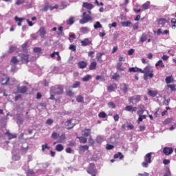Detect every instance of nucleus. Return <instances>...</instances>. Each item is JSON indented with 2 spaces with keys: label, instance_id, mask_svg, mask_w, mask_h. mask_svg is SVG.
<instances>
[{
  "label": "nucleus",
  "instance_id": "nucleus-17",
  "mask_svg": "<svg viewBox=\"0 0 176 176\" xmlns=\"http://www.w3.org/2000/svg\"><path fill=\"white\" fill-rule=\"evenodd\" d=\"M116 87H118V85L114 83L111 85H109L107 87V90L108 91H109V93H112V91H115V90H116Z\"/></svg>",
  "mask_w": 176,
  "mask_h": 176
},
{
  "label": "nucleus",
  "instance_id": "nucleus-51",
  "mask_svg": "<svg viewBox=\"0 0 176 176\" xmlns=\"http://www.w3.org/2000/svg\"><path fill=\"white\" fill-rule=\"evenodd\" d=\"M66 94H67V96H69V97H72L74 94L72 91V90L68 89L67 91H66Z\"/></svg>",
  "mask_w": 176,
  "mask_h": 176
},
{
  "label": "nucleus",
  "instance_id": "nucleus-43",
  "mask_svg": "<svg viewBox=\"0 0 176 176\" xmlns=\"http://www.w3.org/2000/svg\"><path fill=\"white\" fill-rule=\"evenodd\" d=\"M60 137V135L57 132H53L52 134V138L53 140H57Z\"/></svg>",
  "mask_w": 176,
  "mask_h": 176
},
{
  "label": "nucleus",
  "instance_id": "nucleus-28",
  "mask_svg": "<svg viewBox=\"0 0 176 176\" xmlns=\"http://www.w3.org/2000/svg\"><path fill=\"white\" fill-rule=\"evenodd\" d=\"M65 140V134L63 133L61 135L59 136V138H58L57 142L59 144H61V143L64 142Z\"/></svg>",
  "mask_w": 176,
  "mask_h": 176
},
{
  "label": "nucleus",
  "instance_id": "nucleus-53",
  "mask_svg": "<svg viewBox=\"0 0 176 176\" xmlns=\"http://www.w3.org/2000/svg\"><path fill=\"white\" fill-rule=\"evenodd\" d=\"M119 78H120V76L118 74L116 73L113 75L111 79L116 80L119 79Z\"/></svg>",
  "mask_w": 176,
  "mask_h": 176
},
{
  "label": "nucleus",
  "instance_id": "nucleus-8",
  "mask_svg": "<svg viewBox=\"0 0 176 176\" xmlns=\"http://www.w3.org/2000/svg\"><path fill=\"white\" fill-rule=\"evenodd\" d=\"M21 57V61L25 64H28L30 63V55L29 54H20Z\"/></svg>",
  "mask_w": 176,
  "mask_h": 176
},
{
  "label": "nucleus",
  "instance_id": "nucleus-18",
  "mask_svg": "<svg viewBox=\"0 0 176 176\" xmlns=\"http://www.w3.org/2000/svg\"><path fill=\"white\" fill-rule=\"evenodd\" d=\"M38 32L40 33L41 38H45V36L46 35V30L45 29V27L40 28Z\"/></svg>",
  "mask_w": 176,
  "mask_h": 176
},
{
  "label": "nucleus",
  "instance_id": "nucleus-58",
  "mask_svg": "<svg viewBox=\"0 0 176 176\" xmlns=\"http://www.w3.org/2000/svg\"><path fill=\"white\" fill-rule=\"evenodd\" d=\"M66 123H67L66 126H67V127H69V126L72 124V119L67 120Z\"/></svg>",
  "mask_w": 176,
  "mask_h": 176
},
{
  "label": "nucleus",
  "instance_id": "nucleus-6",
  "mask_svg": "<svg viewBox=\"0 0 176 176\" xmlns=\"http://www.w3.org/2000/svg\"><path fill=\"white\" fill-rule=\"evenodd\" d=\"M96 165L94 163H91L89 165V168L87 170V172L88 174H90L92 176H96V174H97V170L95 168Z\"/></svg>",
  "mask_w": 176,
  "mask_h": 176
},
{
  "label": "nucleus",
  "instance_id": "nucleus-29",
  "mask_svg": "<svg viewBox=\"0 0 176 176\" xmlns=\"http://www.w3.org/2000/svg\"><path fill=\"white\" fill-rule=\"evenodd\" d=\"M14 20L20 27L21 25L22 21L24 20V18H19V16H15Z\"/></svg>",
  "mask_w": 176,
  "mask_h": 176
},
{
  "label": "nucleus",
  "instance_id": "nucleus-59",
  "mask_svg": "<svg viewBox=\"0 0 176 176\" xmlns=\"http://www.w3.org/2000/svg\"><path fill=\"white\" fill-rule=\"evenodd\" d=\"M96 142L100 144V142H102V138L101 136H98L96 138Z\"/></svg>",
  "mask_w": 176,
  "mask_h": 176
},
{
  "label": "nucleus",
  "instance_id": "nucleus-33",
  "mask_svg": "<svg viewBox=\"0 0 176 176\" xmlns=\"http://www.w3.org/2000/svg\"><path fill=\"white\" fill-rule=\"evenodd\" d=\"M76 138L78 140H80V142L81 144H86V142H87V138H86L85 137H79V136H78Z\"/></svg>",
  "mask_w": 176,
  "mask_h": 176
},
{
  "label": "nucleus",
  "instance_id": "nucleus-52",
  "mask_svg": "<svg viewBox=\"0 0 176 176\" xmlns=\"http://www.w3.org/2000/svg\"><path fill=\"white\" fill-rule=\"evenodd\" d=\"M108 106L109 107V108H111L112 109H115V108H116V106L115 105V103L113 102H109Z\"/></svg>",
  "mask_w": 176,
  "mask_h": 176
},
{
  "label": "nucleus",
  "instance_id": "nucleus-15",
  "mask_svg": "<svg viewBox=\"0 0 176 176\" xmlns=\"http://www.w3.org/2000/svg\"><path fill=\"white\" fill-rule=\"evenodd\" d=\"M78 65L80 69H84V68H86V67H87V62L80 60L78 62Z\"/></svg>",
  "mask_w": 176,
  "mask_h": 176
},
{
  "label": "nucleus",
  "instance_id": "nucleus-55",
  "mask_svg": "<svg viewBox=\"0 0 176 176\" xmlns=\"http://www.w3.org/2000/svg\"><path fill=\"white\" fill-rule=\"evenodd\" d=\"M167 87L170 89L171 91H174L175 90H176L175 85H168Z\"/></svg>",
  "mask_w": 176,
  "mask_h": 176
},
{
  "label": "nucleus",
  "instance_id": "nucleus-31",
  "mask_svg": "<svg viewBox=\"0 0 176 176\" xmlns=\"http://www.w3.org/2000/svg\"><path fill=\"white\" fill-rule=\"evenodd\" d=\"M75 23V17L71 16L69 20L67 21V25H72Z\"/></svg>",
  "mask_w": 176,
  "mask_h": 176
},
{
  "label": "nucleus",
  "instance_id": "nucleus-30",
  "mask_svg": "<svg viewBox=\"0 0 176 176\" xmlns=\"http://www.w3.org/2000/svg\"><path fill=\"white\" fill-rule=\"evenodd\" d=\"M79 151L80 152H86V151H89V146L87 145L80 146Z\"/></svg>",
  "mask_w": 176,
  "mask_h": 176
},
{
  "label": "nucleus",
  "instance_id": "nucleus-34",
  "mask_svg": "<svg viewBox=\"0 0 176 176\" xmlns=\"http://www.w3.org/2000/svg\"><path fill=\"white\" fill-rule=\"evenodd\" d=\"M114 159H123L124 157V155H123V154H122V153L119 152L117 154H115L114 156H113Z\"/></svg>",
  "mask_w": 176,
  "mask_h": 176
},
{
  "label": "nucleus",
  "instance_id": "nucleus-11",
  "mask_svg": "<svg viewBox=\"0 0 176 176\" xmlns=\"http://www.w3.org/2000/svg\"><path fill=\"white\" fill-rule=\"evenodd\" d=\"M81 46H90L91 45L92 41L89 38H85L80 41Z\"/></svg>",
  "mask_w": 176,
  "mask_h": 176
},
{
  "label": "nucleus",
  "instance_id": "nucleus-24",
  "mask_svg": "<svg viewBox=\"0 0 176 176\" xmlns=\"http://www.w3.org/2000/svg\"><path fill=\"white\" fill-rule=\"evenodd\" d=\"M102 56H104V53L98 52L96 54V57L97 61H100L101 63V61H102Z\"/></svg>",
  "mask_w": 176,
  "mask_h": 176
},
{
  "label": "nucleus",
  "instance_id": "nucleus-45",
  "mask_svg": "<svg viewBox=\"0 0 176 176\" xmlns=\"http://www.w3.org/2000/svg\"><path fill=\"white\" fill-rule=\"evenodd\" d=\"M98 117L101 118L102 119H104V118H107V113L104 111H101L99 113Z\"/></svg>",
  "mask_w": 176,
  "mask_h": 176
},
{
  "label": "nucleus",
  "instance_id": "nucleus-41",
  "mask_svg": "<svg viewBox=\"0 0 176 176\" xmlns=\"http://www.w3.org/2000/svg\"><path fill=\"white\" fill-rule=\"evenodd\" d=\"M50 9V6H49V3H47L43 8H42L43 12H47Z\"/></svg>",
  "mask_w": 176,
  "mask_h": 176
},
{
  "label": "nucleus",
  "instance_id": "nucleus-20",
  "mask_svg": "<svg viewBox=\"0 0 176 176\" xmlns=\"http://www.w3.org/2000/svg\"><path fill=\"white\" fill-rule=\"evenodd\" d=\"M165 81L167 85H168L170 83H173L174 82V77L173 76H167L165 79Z\"/></svg>",
  "mask_w": 176,
  "mask_h": 176
},
{
  "label": "nucleus",
  "instance_id": "nucleus-54",
  "mask_svg": "<svg viewBox=\"0 0 176 176\" xmlns=\"http://www.w3.org/2000/svg\"><path fill=\"white\" fill-rule=\"evenodd\" d=\"M113 148H115V146L112 144H107L106 146V149H107V151H111V149H113Z\"/></svg>",
  "mask_w": 176,
  "mask_h": 176
},
{
  "label": "nucleus",
  "instance_id": "nucleus-1",
  "mask_svg": "<svg viewBox=\"0 0 176 176\" xmlns=\"http://www.w3.org/2000/svg\"><path fill=\"white\" fill-rule=\"evenodd\" d=\"M141 74H144V80H146L148 78H152L154 76L153 69L151 66H146L144 70H141Z\"/></svg>",
  "mask_w": 176,
  "mask_h": 176
},
{
  "label": "nucleus",
  "instance_id": "nucleus-19",
  "mask_svg": "<svg viewBox=\"0 0 176 176\" xmlns=\"http://www.w3.org/2000/svg\"><path fill=\"white\" fill-rule=\"evenodd\" d=\"M148 39V34L146 33H143L141 36L140 37V42L144 43Z\"/></svg>",
  "mask_w": 176,
  "mask_h": 176
},
{
  "label": "nucleus",
  "instance_id": "nucleus-62",
  "mask_svg": "<svg viewBox=\"0 0 176 176\" xmlns=\"http://www.w3.org/2000/svg\"><path fill=\"white\" fill-rule=\"evenodd\" d=\"M16 5H21L22 3H24V0H16Z\"/></svg>",
  "mask_w": 176,
  "mask_h": 176
},
{
  "label": "nucleus",
  "instance_id": "nucleus-13",
  "mask_svg": "<svg viewBox=\"0 0 176 176\" xmlns=\"http://www.w3.org/2000/svg\"><path fill=\"white\" fill-rule=\"evenodd\" d=\"M16 90H17L18 93H21V94H24V93H27V87H25V86H22V87L18 86L16 87Z\"/></svg>",
  "mask_w": 176,
  "mask_h": 176
},
{
  "label": "nucleus",
  "instance_id": "nucleus-32",
  "mask_svg": "<svg viewBox=\"0 0 176 176\" xmlns=\"http://www.w3.org/2000/svg\"><path fill=\"white\" fill-rule=\"evenodd\" d=\"M56 151H57V152H61V151H64V146H63L61 144L56 145Z\"/></svg>",
  "mask_w": 176,
  "mask_h": 176
},
{
  "label": "nucleus",
  "instance_id": "nucleus-22",
  "mask_svg": "<svg viewBox=\"0 0 176 176\" xmlns=\"http://www.w3.org/2000/svg\"><path fill=\"white\" fill-rule=\"evenodd\" d=\"M142 69L138 68L137 67H130L129 69V72H140L141 74Z\"/></svg>",
  "mask_w": 176,
  "mask_h": 176
},
{
  "label": "nucleus",
  "instance_id": "nucleus-23",
  "mask_svg": "<svg viewBox=\"0 0 176 176\" xmlns=\"http://www.w3.org/2000/svg\"><path fill=\"white\" fill-rule=\"evenodd\" d=\"M155 67H160V68H164L166 67V65H164V63H163V60H158L156 63H155Z\"/></svg>",
  "mask_w": 176,
  "mask_h": 176
},
{
  "label": "nucleus",
  "instance_id": "nucleus-63",
  "mask_svg": "<svg viewBox=\"0 0 176 176\" xmlns=\"http://www.w3.org/2000/svg\"><path fill=\"white\" fill-rule=\"evenodd\" d=\"M46 123H47V124H49V125L53 124V120L50 118V119L47 120Z\"/></svg>",
  "mask_w": 176,
  "mask_h": 176
},
{
  "label": "nucleus",
  "instance_id": "nucleus-3",
  "mask_svg": "<svg viewBox=\"0 0 176 176\" xmlns=\"http://www.w3.org/2000/svg\"><path fill=\"white\" fill-rule=\"evenodd\" d=\"M10 82V78L8 76V74H3L0 72V83L2 86H8Z\"/></svg>",
  "mask_w": 176,
  "mask_h": 176
},
{
  "label": "nucleus",
  "instance_id": "nucleus-2",
  "mask_svg": "<svg viewBox=\"0 0 176 176\" xmlns=\"http://www.w3.org/2000/svg\"><path fill=\"white\" fill-rule=\"evenodd\" d=\"M50 91L53 94L61 96V94H64V87L60 85H54L50 88Z\"/></svg>",
  "mask_w": 176,
  "mask_h": 176
},
{
  "label": "nucleus",
  "instance_id": "nucleus-10",
  "mask_svg": "<svg viewBox=\"0 0 176 176\" xmlns=\"http://www.w3.org/2000/svg\"><path fill=\"white\" fill-rule=\"evenodd\" d=\"M138 109V107H133L131 105H126L124 108V111H126V112H131V113H134V112H137Z\"/></svg>",
  "mask_w": 176,
  "mask_h": 176
},
{
  "label": "nucleus",
  "instance_id": "nucleus-48",
  "mask_svg": "<svg viewBox=\"0 0 176 176\" xmlns=\"http://www.w3.org/2000/svg\"><path fill=\"white\" fill-rule=\"evenodd\" d=\"M80 87V82H79V81H76V82L74 83V85H73V86H72V88H73V89H76V88Z\"/></svg>",
  "mask_w": 176,
  "mask_h": 176
},
{
  "label": "nucleus",
  "instance_id": "nucleus-5",
  "mask_svg": "<svg viewBox=\"0 0 176 176\" xmlns=\"http://www.w3.org/2000/svg\"><path fill=\"white\" fill-rule=\"evenodd\" d=\"M145 162L142 164V167H148V164L152 163V153H148L144 156Z\"/></svg>",
  "mask_w": 176,
  "mask_h": 176
},
{
  "label": "nucleus",
  "instance_id": "nucleus-21",
  "mask_svg": "<svg viewBox=\"0 0 176 176\" xmlns=\"http://www.w3.org/2000/svg\"><path fill=\"white\" fill-rule=\"evenodd\" d=\"M96 68H97V62H91V64L89 65V69L90 71H94V69H96Z\"/></svg>",
  "mask_w": 176,
  "mask_h": 176
},
{
  "label": "nucleus",
  "instance_id": "nucleus-42",
  "mask_svg": "<svg viewBox=\"0 0 176 176\" xmlns=\"http://www.w3.org/2000/svg\"><path fill=\"white\" fill-rule=\"evenodd\" d=\"M131 24H132V23L131 21L122 22V27H130V25H131Z\"/></svg>",
  "mask_w": 176,
  "mask_h": 176
},
{
  "label": "nucleus",
  "instance_id": "nucleus-9",
  "mask_svg": "<svg viewBox=\"0 0 176 176\" xmlns=\"http://www.w3.org/2000/svg\"><path fill=\"white\" fill-rule=\"evenodd\" d=\"M173 152H174V148H173V147H164L162 150V153L166 155V156H168L170 155H171L173 153Z\"/></svg>",
  "mask_w": 176,
  "mask_h": 176
},
{
  "label": "nucleus",
  "instance_id": "nucleus-40",
  "mask_svg": "<svg viewBox=\"0 0 176 176\" xmlns=\"http://www.w3.org/2000/svg\"><path fill=\"white\" fill-rule=\"evenodd\" d=\"M149 6H150L149 2H146L142 6V9H144V10H146L149 9Z\"/></svg>",
  "mask_w": 176,
  "mask_h": 176
},
{
  "label": "nucleus",
  "instance_id": "nucleus-61",
  "mask_svg": "<svg viewBox=\"0 0 176 176\" xmlns=\"http://www.w3.org/2000/svg\"><path fill=\"white\" fill-rule=\"evenodd\" d=\"M113 119H114L115 122H119V114L114 115Z\"/></svg>",
  "mask_w": 176,
  "mask_h": 176
},
{
  "label": "nucleus",
  "instance_id": "nucleus-35",
  "mask_svg": "<svg viewBox=\"0 0 176 176\" xmlns=\"http://www.w3.org/2000/svg\"><path fill=\"white\" fill-rule=\"evenodd\" d=\"M91 79V75L88 74L87 76H85L82 78V82H89Z\"/></svg>",
  "mask_w": 176,
  "mask_h": 176
},
{
  "label": "nucleus",
  "instance_id": "nucleus-12",
  "mask_svg": "<svg viewBox=\"0 0 176 176\" xmlns=\"http://www.w3.org/2000/svg\"><path fill=\"white\" fill-rule=\"evenodd\" d=\"M82 8H85V9H87L88 10H91L94 6L93 4L88 3V2H83L82 3Z\"/></svg>",
  "mask_w": 176,
  "mask_h": 176
},
{
  "label": "nucleus",
  "instance_id": "nucleus-27",
  "mask_svg": "<svg viewBox=\"0 0 176 176\" xmlns=\"http://www.w3.org/2000/svg\"><path fill=\"white\" fill-rule=\"evenodd\" d=\"M157 23H158L159 25H164V24H166V23H167V19H166L164 18H161L157 20Z\"/></svg>",
  "mask_w": 176,
  "mask_h": 176
},
{
  "label": "nucleus",
  "instance_id": "nucleus-50",
  "mask_svg": "<svg viewBox=\"0 0 176 176\" xmlns=\"http://www.w3.org/2000/svg\"><path fill=\"white\" fill-rule=\"evenodd\" d=\"M173 122V118H166L164 122V124H168Z\"/></svg>",
  "mask_w": 176,
  "mask_h": 176
},
{
  "label": "nucleus",
  "instance_id": "nucleus-49",
  "mask_svg": "<svg viewBox=\"0 0 176 176\" xmlns=\"http://www.w3.org/2000/svg\"><path fill=\"white\" fill-rule=\"evenodd\" d=\"M69 49V50H72V52H76V45L71 44Z\"/></svg>",
  "mask_w": 176,
  "mask_h": 176
},
{
  "label": "nucleus",
  "instance_id": "nucleus-14",
  "mask_svg": "<svg viewBox=\"0 0 176 176\" xmlns=\"http://www.w3.org/2000/svg\"><path fill=\"white\" fill-rule=\"evenodd\" d=\"M90 131H91V129L85 128L81 132L82 135H83V137H89L90 135V134H91V133Z\"/></svg>",
  "mask_w": 176,
  "mask_h": 176
},
{
  "label": "nucleus",
  "instance_id": "nucleus-16",
  "mask_svg": "<svg viewBox=\"0 0 176 176\" xmlns=\"http://www.w3.org/2000/svg\"><path fill=\"white\" fill-rule=\"evenodd\" d=\"M121 90L126 94L129 91V85L126 83H122L120 85Z\"/></svg>",
  "mask_w": 176,
  "mask_h": 176
},
{
  "label": "nucleus",
  "instance_id": "nucleus-38",
  "mask_svg": "<svg viewBox=\"0 0 176 176\" xmlns=\"http://www.w3.org/2000/svg\"><path fill=\"white\" fill-rule=\"evenodd\" d=\"M117 69H118V71H124V67L121 63H117Z\"/></svg>",
  "mask_w": 176,
  "mask_h": 176
},
{
  "label": "nucleus",
  "instance_id": "nucleus-60",
  "mask_svg": "<svg viewBox=\"0 0 176 176\" xmlns=\"http://www.w3.org/2000/svg\"><path fill=\"white\" fill-rule=\"evenodd\" d=\"M54 9H58V5H55L54 6H50V10H54Z\"/></svg>",
  "mask_w": 176,
  "mask_h": 176
},
{
  "label": "nucleus",
  "instance_id": "nucleus-4",
  "mask_svg": "<svg viewBox=\"0 0 176 176\" xmlns=\"http://www.w3.org/2000/svg\"><path fill=\"white\" fill-rule=\"evenodd\" d=\"M92 18L90 16V14H87V12H84L82 13V18L80 20V24H86V23H89V21H91Z\"/></svg>",
  "mask_w": 176,
  "mask_h": 176
},
{
  "label": "nucleus",
  "instance_id": "nucleus-37",
  "mask_svg": "<svg viewBox=\"0 0 176 176\" xmlns=\"http://www.w3.org/2000/svg\"><path fill=\"white\" fill-rule=\"evenodd\" d=\"M77 102H85V98L81 95H79L76 97Z\"/></svg>",
  "mask_w": 176,
  "mask_h": 176
},
{
  "label": "nucleus",
  "instance_id": "nucleus-64",
  "mask_svg": "<svg viewBox=\"0 0 176 176\" xmlns=\"http://www.w3.org/2000/svg\"><path fill=\"white\" fill-rule=\"evenodd\" d=\"M164 176H171V171L168 170V171L166 172Z\"/></svg>",
  "mask_w": 176,
  "mask_h": 176
},
{
  "label": "nucleus",
  "instance_id": "nucleus-47",
  "mask_svg": "<svg viewBox=\"0 0 176 176\" xmlns=\"http://www.w3.org/2000/svg\"><path fill=\"white\" fill-rule=\"evenodd\" d=\"M24 120L23 118L18 116L16 123L17 124H23Z\"/></svg>",
  "mask_w": 176,
  "mask_h": 176
},
{
  "label": "nucleus",
  "instance_id": "nucleus-56",
  "mask_svg": "<svg viewBox=\"0 0 176 176\" xmlns=\"http://www.w3.org/2000/svg\"><path fill=\"white\" fill-rule=\"evenodd\" d=\"M45 149H50V147L47 146V144L42 145V151L44 152Z\"/></svg>",
  "mask_w": 176,
  "mask_h": 176
},
{
  "label": "nucleus",
  "instance_id": "nucleus-39",
  "mask_svg": "<svg viewBox=\"0 0 176 176\" xmlns=\"http://www.w3.org/2000/svg\"><path fill=\"white\" fill-rule=\"evenodd\" d=\"M34 52V53H36V54H41V53H42V48L39 47H35L33 50Z\"/></svg>",
  "mask_w": 176,
  "mask_h": 176
},
{
  "label": "nucleus",
  "instance_id": "nucleus-26",
  "mask_svg": "<svg viewBox=\"0 0 176 176\" xmlns=\"http://www.w3.org/2000/svg\"><path fill=\"white\" fill-rule=\"evenodd\" d=\"M157 91H152V90H148V95L150 96V97H156L157 96Z\"/></svg>",
  "mask_w": 176,
  "mask_h": 176
},
{
  "label": "nucleus",
  "instance_id": "nucleus-36",
  "mask_svg": "<svg viewBox=\"0 0 176 176\" xmlns=\"http://www.w3.org/2000/svg\"><path fill=\"white\" fill-rule=\"evenodd\" d=\"M19 59H17L16 56H13L10 60V63H12V64H14V65H17V63H19Z\"/></svg>",
  "mask_w": 176,
  "mask_h": 176
},
{
  "label": "nucleus",
  "instance_id": "nucleus-46",
  "mask_svg": "<svg viewBox=\"0 0 176 176\" xmlns=\"http://www.w3.org/2000/svg\"><path fill=\"white\" fill-rule=\"evenodd\" d=\"M80 32H82V34H87V32H89V28L82 27L80 28Z\"/></svg>",
  "mask_w": 176,
  "mask_h": 176
},
{
  "label": "nucleus",
  "instance_id": "nucleus-7",
  "mask_svg": "<svg viewBox=\"0 0 176 176\" xmlns=\"http://www.w3.org/2000/svg\"><path fill=\"white\" fill-rule=\"evenodd\" d=\"M128 100L129 102H131V104H138V102L141 101V95H137L135 97L131 96Z\"/></svg>",
  "mask_w": 176,
  "mask_h": 176
},
{
  "label": "nucleus",
  "instance_id": "nucleus-25",
  "mask_svg": "<svg viewBox=\"0 0 176 176\" xmlns=\"http://www.w3.org/2000/svg\"><path fill=\"white\" fill-rule=\"evenodd\" d=\"M6 135L8 137V140H13V138H17L16 134L10 133V132H6Z\"/></svg>",
  "mask_w": 176,
  "mask_h": 176
},
{
  "label": "nucleus",
  "instance_id": "nucleus-57",
  "mask_svg": "<svg viewBox=\"0 0 176 176\" xmlns=\"http://www.w3.org/2000/svg\"><path fill=\"white\" fill-rule=\"evenodd\" d=\"M55 56H58V52H54L52 54H50V58H54Z\"/></svg>",
  "mask_w": 176,
  "mask_h": 176
},
{
  "label": "nucleus",
  "instance_id": "nucleus-44",
  "mask_svg": "<svg viewBox=\"0 0 176 176\" xmlns=\"http://www.w3.org/2000/svg\"><path fill=\"white\" fill-rule=\"evenodd\" d=\"M94 27L95 30H97V28H102V25L99 21H97L96 24L94 25Z\"/></svg>",
  "mask_w": 176,
  "mask_h": 176
}]
</instances>
